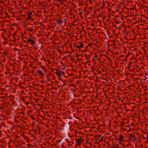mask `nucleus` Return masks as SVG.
<instances>
[{
  "mask_svg": "<svg viewBox=\"0 0 148 148\" xmlns=\"http://www.w3.org/2000/svg\"><path fill=\"white\" fill-rule=\"evenodd\" d=\"M136 140V139L134 137V138L133 139H130V140H132L133 141H134Z\"/></svg>",
  "mask_w": 148,
  "mask_h": 148,
  "instance_id": "nucleus-19",
  "label": "nucleus"
},
{
  "mask_svg": "<svg viewBox=\"0 0 148 148\" xmlns=\"http://www.w3.org/2000/svg\"><path fill=\"white\" fill-rule=\"evenodd\" d=\"M2 37L3 38V39L7 41V38L4 37L3 36V35H2Z\"/></svg>",
  "mask_w": 148,
  "mask_h": 148,
  "instance_id": "nucleus-20",
  "label": "nucleus"
},
{
  "mask_svg": "<svg viewBox=\"0 0 148 148\" xmlns=\"http://www.w3.org/2000/svg\"><path fill=\"white\" fill-rule=\"evenodd\" d=\"M130 145V143H128V144L127 145H125V146H127V147H128V146H129V145Z\"/></svg>",
  "mask_w": 148,
  "mask_h": 148,
  "instance_id": "nucleus-39",
  "label": "nucleus"
},
{
  "mask_svg": "<svg viewBox=\"0 0 148 148\" xmlns=\"http://www.w3.org/2000/svg\"><path fill=\"white\" fill-rule=\"evenodd\" d=\"M77 61H78V60H82V59H78V58H77Z\"/></svg>",
  "mask_w": 148,
  "mask_h": 148,
  "instance_id": "nucleus-37",
  "label": "nucleus"
},
{
  "mask_svg": "<svg viewBox=\"0 0 148 148\" xmlns=\"http://www.w3.org/2000/svg\"><path fill=\"white\" fill-rule=\"evenodd\" d=\"M77 48L78 49H79L80 48V45H77Z\"/></svg>",
  "mask_w": 148,
  "mask_h": 148,
  "instance_id": "nucleus-32",
  "label": "nucleus"
},
{
  "mask_svg": "<svg viewBox=\"0 0 148 148\" xmlns=\"http://www.w3.org/2000/svg\"><path fill=\"white\" fill-rule=\"evenodd\" d=\"M33 29L32 28H28L27 29V31H31L32 32H33Z\"/></svg>",
  "mask_w": 148,
  "mask_h": 148,
  "instance_id": "nucleus-8",
  "label": "nucleus"
},
{
  "mask_svg": "<svg viewBox=\"0 0 148 148\" xmlns=\"http://www.w3.org/2000/svg\"><path fill=\"white\" fill-rule=\"evenodd\" d=\"M63 82H64V83H63V85H60V87L62 86H63L64 85H66V84L64 82V81H63Z\"/></svg>",
  "mask_w": 148,
  "mask_h": 148,
  "instance_id": "nucleus-24",
  "label": "nucleus"
},
{
  "mask_svg": "<svg viewBox=\"0 0 148 148\" xmlns=\"http://www.w3.org/2000/svg\"><path fill=\"white\" fill-rule=\"evenodd\" d=\"M59 2H61L62 1H64V0H57Z\"/></svg>",
  "mask_w": 148,
  "mask_h": 148,
  "instance_id": "nucleus-43",
  "label": "nucleus"
},
{
  "mask_svg": "<svg viewBox=\"0 0 148 148\" xmlns=\"http://www.w3.org/2000/svg\"><path fill=\"white\" fill-rule=\"evenodd\" d=\"M121 129L123 130H126V129L123 128L121 127Z\"/></svg>",
  "mask_w": 148,
  "mask_h": 148,
  "instance_id": "nucleus-42",
  "label": "nucleus"
},
{
  "mask_svg": "<svg viewBox=\"0 0 148 148\" xmlns=\"http://www.w3.org/2000/svg\"><path fill=\"white\" fill-rule=\"evenodd\" d=\"M32 17H31V16H28V17L26 18V20H29L30 19V18H31V19H32Z\"/></svg>",
  "mask_w": 148,
  "mask_h": 148,
  "instance_id": "nucleus-13",
  "label": "nucleus"
},
{
  "mask_svg": "<svg viewBox=\"0 0 148 148\" xmlns=\"http://www.w3.org/2000/svg\"><path fill=\"white\" fill-rule=\"evenodd\" d=\"M16 34V32H15V33L14 34V35H13V37H14V35H15Z\"/></svg>",
  "mask_w": 148,
  "mask_h": 148,
  "instance_id": "nucleus-54",
  "label": "nucleus"
},
{
  "mask_svg": "<svg viewBox=\"0 0 148 148\" xmlns=\"http://www.w3.org/2000/svg\"><path fill=\"white\" fill-rule=\"evenodd\" d=\"M64 72L63 71L61 70L59 71V73H58V76L59 77H61L62 76V75H63V76L65 77L64 75Z\"/></svg>",
  "mask_w": 148,
  "mask_h": 148,
  "instance_id": "nucleus-2",
  "label": "nucleus"
},
{
  "mask_svg": "<svg viewBox=\"0 0 148 148\" xmlns=\"http://www.w3.org/2000/svg\"><path fill=\"white\" fill-rule=\"evenodd\" d=\"M115 22H116L117 24H119L121 23V22H119L117 20H116Z\"/></svg>",
  "mask_w": 148,
  "mask_h": 148,
  "instance_id": "nucleus-27",
  "label": "nucleus"
},
{
  "mask_svg": "<svg viewBox=\"0 0 148 148\" xmlns=\"http://www.w3.org/2000/svg\"><path fill=\"white\" fill-rule=\"evenodd\" d=\"M58 79L59 80H62V79L60 77Z\"/></svg>",
  "mask_w": 148,
  "mask_h": 148,
  "instance_id": "nucleus-47",
  "label": "nucleus"
},
{
  "mask_svg": "<svg viewBox=\"0 0 148 148\" xmlns=\"http://www.w3.org/2000/svg\"><path fill=\"white\" fill-rule=\"evenodd\" d=\"M16 23H14L10 25V26H11L12 25H13V26H16Z\"/></svg>",
  "mask_w": 148,
  "mask_h": 148,
  "instance_id": "nucleus-22",
  "label": "nucleus"
},
{
  "mask_svg": "<svg viewBox=\"0 0 148 148\" xmlns=\"http://www.w3.org/2000/svg\"><path fill=\"white\" fill-rule=\"evenodd\" d=\"M30 117L32 118L33 120L34 121L35 120V118L33 117L32 115H30Z\"/></svg>",
  "mask_w": 148,
  "mask_h": 148,
  "instance_id": "nucleus-21",
  "label": "nucleus"
},
{
  "mask_svg": "<svg viewBox=\"0 0 148 148\" xmlns=\"http://www.w3.org/2000/svg\"><path fill=\"white\" fill-rule=\"evenodd\" d=\"M135 6H136V5H134V6L133 7V8H134V10H136V9H135Z\"/></svg>",
  "mask_w": 148,
  "mask_h": 148,
  "instance_id": "nucleus-38",
  "label": "nucleus"
},
{
  "mask_svg": "<svg viewBox=\"0 0 148 148\" xmlns=\"http://www.w3.org/2000/svg\"><path fill=\"white\" fill-rule=\"evenodd\" d=\"M81 56L82 57H83L84 56V55H83V54H82L81 55Z\"/></svg>",
  "mask_w": 148,
  "mask_h": 148,
  "instance_id": "nucleus-64",
  "label": "nucleus"
},
{
  "mask_svg": "<svg viewBox=\"0 0 148 148\" xmlns=\"http://www.w3.org/2000/svg\"><path fill=\"white\" fill-rule=\"evenodd\" d=\"M91 55H92V54H88V55L85 54V57H86L87 58V59L88 60V59H89L91 57Z\"/></svg>",
  "mask_w": 148,
  "mask_h": 148,
  "instance_id": "nucleus-7",
  "label": "nucleus"
},
{
  "mask_svg": "<svg viewBox=\"0 0 148 148\" xmlns=\"http://www.w3.org/2000/svg\"><path fill=\"white\" fill-rule=\"evenodd\" d=\"M107 32V34H108V36L109 35H110V32L108 30H107L106 31Z\"/></svg>",
  "mask_w": 148,
  "mask_h": 148,
  "instance_id": "nucleus-18",
  "label": "nucleus"
},
{
  "mask_svg": "<svg viewBox=\"0 0 148 148\" xmlns=\"http://www.w3.org/2000/svg\"><path fill=\"white\" fill-rule=\"evenodd\" d=\"M60 63L62 64V66H63L64 65V63H62L61 61L60 62Z\"/></svg>",
  "mask_w": 148,
  "mask_h": 148,
  "instance_id": "nucleus-34",
  "label": "nucleus"
},
{
  "mask_svg": "<svg viewBox=\"0 0 148 148\" xmlns=\"http://www.w3.org/2000/svg\"><path fill=\"white\" fill-rule=\"evenodd\" d=\"M125 141H126V142H129V140H125Z\"/></svg>",
  "mask_w": 148,
  "mask_h": 148,
  "instance_id": "nucleus-53",
  "label": "nucleus"
},
{
  "mask_svg": "<svg viewBox=\"0 0 148 148\" xmlns=\"http://www.w3.org/2000/svg\"><path fill=\"white\" fill-rule=\"evenodd\" d=\"M3 43L4 44L6 45L7 44V41L5 40V42H3Z\"/></svg>",
  "mask_w": 148,
  "mask_h": 148,
  "instance_id": "nucleus-25",
  "label": "nucleus"
},
{
  "mask_svg": "<svg viewBox=\"0 0 148 148\" xmlns=\"http://www.w3.org/2000/svg\"><path fill=\"white\" fill-rule=\"evenodd\" d=\"M90 62V60H88L87 61H86V62L88 63Z\"/></svg>",
  "mask_w": 148,
  "mask_h": 148,
  "instance_id": "nucleus-40",
  "label": "nucleus"
},
{
  "mask_svg": "<svg viewBox=\"0 0 148 148\" xmlns=\"http://www.w3.org/2000/svg\"><path fill=\"white\" fill-rule=\"evenodd\" d=\"M87 63L86 62L84 63V64H85V67H86V64Z\"/></svg>",
  "mask_w": 148,
  "mask_h": 148,
  "instance_id": "nucleus-56",
  "label": "nucleus"
},
{
  "mask_svg": "<svg viewBox=\"0 0 148 148\" xmlns=\"http://www.w3.org/2000/svg\"><path fill=\"white\" fill-rule=\"evenodd\" d=\"M90 54H95V55H94V57L96 58H97L98 57V56H97V55L96 54V53H94L93 52H90Z\"/></svg>",
  "mask_w": 148,
  "mask_h": 148,
  "instance_id": "nucleus-9",
  "label": "nucleus"
},
{
  "mask_svg": "<svg viewBox=\"0 0 148 148\" xmlns=\"http://www.w3.org/2000/svg\"><path fill=\"white\" fill-rule=\"evenodd\" d=\"M14 49V50H15V49H16V50H18V49H17V48H15V49Z\"/></svg>",
  "mask_w": 148,
  "mask_h": 148,
  "instance_id": "nucleus-58",
  "label": "nucleus"
},
{
  "mask_svg": "<svg viewBox=\"0 0 148 148\" xmlns=\"http://www.w3.org/2000/svg\"><path fill=\"white\" fill-rule=\"evenodd\" d=\"M88 46H86L85 47V49H87L88 48Z\"/></svg>",
  "mask_w": 148,
  "mask_h": 148,
  "instance_id": "nucleus-52",
  "label": "nucleus"
},
{
  "mask_svg": "<svg viewBox=\"0 0 148 148\" xmlns=\"http://www.w3.org/2000/svg\"><path fill=\"white\" fill-rule=\"evenodd\" d=\"M3 30L5 32H6V31L4 29H3V30Z\"/></svg>",
  "mask_w": 148,
  "mask_h": 148,
  "instance_id": "nucleus-55",
  "label": "nucleus"
},
{
  "mask_svg": "<svg viewBox=\"0 0 148 148\" xmlns=\"http://www.w3.org/2000/svg\"><path fill=\"white\" fill-rule=\"evenodd\" d=\"M33 136V137H34V140H36V137H35L34 136Z\"/></svg>",
  "mask_w": 148,
  "mask_h": 148,
  "instance_id": "nucleus-45",
  "label": "nucleus"
},
{
  "mask_svg": "<svg viewBox=\"0 0 148 148\" xmlns=\"http://www.w3.org/2000/svg\"><path fill=\"white\" fill-rule=\"evenodd\" d=\"M91 25H92V26H94V24H93V23H92L91 24Z\"/></svg>",
  "mask_w": 148,
  "mask_h": 148,
  "instance_id": "nucleus-61",
  "label": "nucleus"
},
{
  "mask_svg": "<svg viewBox=\"0 0 148 148\" xmlns=\"http://www.w3.org/2000/svg\"><path fill=\"white\" fill-rule=\"evenodd\" d=\"M133 9L134 10V8H131L130 9V10H131Z\"/></svg>",
  "mask_w": 148,
  "mask_h": 148,
  "instance_id": "nucleus-46",
  "label": "nucleus"
},
{
  "mask_svg": "<svg viewBox=\"0 0 148 148\" xmlns=\"http://www.w3.org/2000/svg\"><path fill=\"white\" fill-rule=\"evenodd\" d=\"M54 70L56 71V73H55L58 76V73H59V71H56V70H55V69H54Z\"/></svg>",
  "mask_w": 148,
  "mask_h": 148,
  "instance_id": "nucleus-16",
  "label": "nucleus"
},
{
  "mask_svg": "<svg viewBox=\"0 0 148 148\" xmlns=\"http://www.w3.org/2000/svg\"><path fill=\"white\" fill-rule=\"evenodd\" d=\"M27 42H31V44L32 45H33V46H34V45H33L34 44H35V41H34L32 39H28L27 40Z\"/></svg>",
  "mask_w": 148,
  "mask_h": 148,
  "instance_id": "nucleus-3",
  "label": "nucleus"
},
{
  "mask_svg": "<svg viewBox=\"0 0 148 148\" xmlns=\"http://www.w3.org/2000/svg\"><path fill=\"white\" fill-rule=\"evenodd\" d=\"M86 52V50H84L82 51V53H84V52Z\"/></svg>",
  "mask_w": 148,
  "mask_h": 148,
  "instance_id": "nucleus-44",
  "label": "nucleus"
},
{
  "mask_svg": "<svg viewBox=\"0 0 148 148\" xmlns=\"http://www.w3.org/2000/svg\"><path fill=\"white\" fill-rule=\"evenodd\" d=\"M120 144H121V145H122L123 146H125V145L124 144H123V143H120Z\"/></svg>",
  "mask_w": 148,
  "mask_h": 148,
  "instance_id": "nucleus-31",
  "label": "nucleus"
},
{
  "mask_svg": "<svg viewBox=\"0 0 148 148\" xmlns=\"http://www.w3.org/2000/svg\"><path fill=\"white\" fill-rule=\"evenodd\" d=\"M6 70L7 71H10V69H9V68H7Z\"/></svg>",
  "mask_w": 148,
  "mask_h": 148,
  "instance_id": "nucleus-35",
  "label": "nucleus"
},
{
  "mask_svg": "<svg viewBox=\"0 0 148 148\" xmlns=\"http://www.w3.org/2000/svg\"><path fill=\"white\" fill-rule=\"evenodd\" d=\"M18 18V21H20L21 20V18Z\"/></svg>",
  "mask_w": 148,
  "mask_h": 148,
  "instance_id": "nucleus-50",
  "label": "nucleus"
},
{
  "mask_svg": "<svg viewBox=\"0 0 148 148\" xmlns=\"http://www.w3.org/2000/svg\"><path fill=\"white\" fill-rule=\"evenodd\" d=\"M84 45L82 43L80 45V47L81 48H82L84 47Z\"/></svg>",
  "mask_w": 148,
  "mask_h": 148,
  "instance_id": "nucleus-17",
  "label": "nucleus"
},
{
  "mask_svg": "<svg viewBox=\"0 0 148 148\" xmlns=\"http://www.w3.org/2000/svg\"><path fill=\"white\" fill-rule=\"evenodd\" d=\"M101 135H98L94 136V137L96 138L97 137H100L101 136Z\"/></svg>",
  "mask_w": 148,
  "mask_h": 148,
  "instance_id": "nucleus-14",
  "label": "nucleus"
},
{
  "mask_svg": "<svg viewBox=\"0 0 148 148\" xmlns=\"http://www.w3.org/2000/svg\"><path fill=\"white\" fill-rule=\"evenodd\" d=\"M82 12H80V13L79 14H79V15H81Z\"/></svg>",
  "mask_w": 148,
  "mask_h": 148,
  "instance_id": "nucleus-60",
  "label": "nucleus"
},
{
  "mask_svg": "<svg viewBox=\"0 0 148 148\" xmlns=\"http://www.w3.org/2000/svg\"><path fill=\"white\" fill-rule=\"evenodd\" d=\"M92 60H93V62H94V61L95 60V59H94V58H93V59H92Z\"/></svg>",
  "mask_w": 148,
  "mask_h": 148,
  "instance_id": "nucleus-51",
  "label": "nucleus"
},
{
  "mask_svg": "<svg viewBox=\"0 0 148 148\" xmlns=\"http://www.w3.org/2000/svg\"><path fill=\"white\" fill-rule=\"evenodd\" d=\"M25 137L26 138H27V139H29V138H28V137H27V136H25Z\"/></svg>",
  "mask_w": 148,
  "mask_h": 148,
  "instance_id": "nucleus-62",
  "label": "nucleus"
},
{
  "mask_svg": "<svg viewBox=\"0 0 148 148\" xmlns=\"http://www.w3.org/2000/svg\"><path fill=\"white\" fill-rule=\"evenodd\" d=\"M36 73H38L40 76L41 75L42 76H45V74L41 71L40 70H38V71H37Z\"/></svg>",
  "mask_w": 148,
  "mask_h": 148,
  "instance_id": "nucleus-5",
  "label": "nucleus"
},
{
  "mask_svg": "<svg viewBox=\"0 0 148 148\" xmlns=\"http://www.w3.org/2000/svg\"><path fill=\"white\" fill-rule=\"evenodd\" d=\"M56 20H57V23L59 25H61L63 23V21L61 19L57 20L56 19Z\"/></svg>",
  "mask_w": 148,
  "mask_h": 148,
  "instance_id": "nucleus-6",
  "label": "nucleus"
},
{
  "mask_svg": "<svg viewBox=\"0 0 148 148\" xmlns=\"http://www.w3.org/2000/svg\"><path fill=\"white\" fill-rule=\"evenodd\" d=\"M119 136H120L119 138V140L121 141V142H123L124 141H125V140H123V136L121 134H120L119 135Z\"/></svg>",
  "mask_w": 148,
  "mask_h": 148,
  "instance_id": "nucleus-4",
  "label": "nucleus"
},
{
  "mask_svg": "<svg viewBox=\"0 0 148 148\" xmlns=\"http://www.w3.org/2000/svg\"><path fill=\"white\" fill-rule=\"evenodd\" d=\"M26 75V73H23V76H25Z\"/></svg>",
  "mask_w": 148,
  "mask_h": 148,
  "instance_id": "nucleus-49",
  "label": "nucleus"
},
{
  "mask_svg": "<svg viewBox=\"0 0 148 148\" xmlns=\"http://www.w3.org/2000/svg\"><path fill=\"white\" fill-rule=\"evenodd\" d=\"M24 103L27 105H28L29 104V103L27 102H25Z\"/></svg>",
  "mask_w": 148,
  "mask_h": 148,
  "instance_id": "nucleus-29",
  "label": "nucleus"
},
{
  "mask_svg": "<svg viewBox=\"0 0 148 148\" xmlns=\"http://www.w3.org/2000/svg\"><path fill=\"white\" fill-rule=\"evenodd\" d=\"M84 139L82 138L80 136L79 138L77 140H76L75 141L77 142V144H75V146H79L83 142Z\"/></svg>",
  "mask_w": 148,
  "mask_h": 148,
  "instance_id": "nucleus-1",
  "label": "nucleus"
},
{
  "mask_svg": "<svg viewBox=\"0 0 148 148\" xmlns=\"http://www.w3.org/2000/svg\"><path fill=\"white\" fill-rule=\"evenodd\" d=\"M88 46H90V47H91V44L90 43H89L88 45Z\"/></svg>",
  "mask_w": 148,
  "mask_h": 148,
  "instance_id": "nucleus-30",
  "label": "nucleus"
},
{
  "mask_svg": "<svg viewBox=\"0 0 148 148\" xmlns=\"http://www.w3.org/2000/svg\"><path fill=\"white\" fill-rule=\"evenodd\" d=\"M91 29L90 28V27H88L87 28V29Z\"/></svg>",
  "mask_w": 148,
  "mask_h": 148,
  "instance_id": "nucleus-57",
  "label": "nucleus"
},
{
  "mask_svg": "<svg viewBox=\"0 0 148 148\" xmlns=\"http://www.w3.org/2000/svg\"><path fill=\"white\" fill-rule=\"evenodd\" d=\"M18 58L20 60H22V59H21L22 58L21 56H18Z\"/></svg>",
  "mask_w": 148,
  "mask_h": 148,
  "instance_id": "nucleus-28",
  "label": "nucleus"
},
{
  "mask_svg": "<svg viewBox=\"0 0 148 148\" xmlns=\"http://www.w3.org/2000/svg\"><path fill=\"white\" fill-rule=\"evenodd\" d=\"M2 54H4L5 56L7 54V52L5 51L2 53Z\"/></svg>",
  "mask_w": 148,
  "mask_h": 148,
  "instance_id": "nucleus-23",
  "label": "nucleus"
},
{
  "mask_svg": "<svg viewBox=\"0 0 148 148\" xmlns=\"http://www.w3.org/2000/svg\"><path fill=\"white\" fill-rule=\"evenodd\" d=\"M145 133L147 134V139L148 140V134L147 133Z\"/></svg>",
  "mask_w": 148,
  "mask_h": 148,
  "instance_id": "nucleus-36",
  "label": "nucleus"
},
{
  "mask_svg": "<svg viewBox=\"0 0 148 148\" xmlns=\"http://www.w3.org/2000/svg\"><path fill=\"white\" fill-rule=\"evenodd\" d=\"M32 13L31 11H29L27 13V14H28V16H31V15H32Z\"/></svg>",
  "mask_w": 148,
  "mask_h": 148,
  "instance_id": "nucleus-11",
  "label": "nucleus"
},
{
  "mask_svg": "<svg viewBox=\"0 0 148 148\" xmlns=\"http://www.w3.org/2000/svg\"><path fill=\"white\" fill-rule=\"evenodd\" d=\"M53 88V89H57L58 88H54V87H52L51 88Z\"/></svg>",
  "mask_w": 148,
  "mask_h": 148,
  "instance_id": "nucleus-41",
  "label": "nucleus"
},
{
  "mask_svg": "<svg viewBox=\"0 0 148 148\" xmlns=\"http://www.w3.org/2000/svg\"><path fill=\"white\" fill-rule=\"evenodd\" d=\"M41 68H42V70H44V71H47V70H46V69H45V68H44V67H45V66H41Z\"/></svg>",
  "mask_w": 148,
  "mask_h": 148,
  "instance_id": "nucleus-12",
  "label": "nucleus"
},
{
  "mask_svg": "<svg viewBox=\"0 0 148 148\" xmlns=\"http://www.w3.org/2000/svg\"><path fill=\"white\" fill-rule=\"evenodd\" d=\"M76 56L77 58H78L79 56H80V55H78L77 53H76Z\"/></svg>",
  "mask_w": 148,
  "mask_h": 148,
  "instance_id": "nucleus-33",
  "label": "nucleus"
},
{
  "mask_svg": "<svg viewBox=\"0 0 148 148\" xmlns=\"http://www.w3.org/2000/svg\"><path fill=\"white\" fill-rule=\"evenodd\" d=\"M21 37L23 38V35L22 34H21Z\"/></svg>",
  "mask_w": 148,
  "mask_h": 148,
  "instance_id": "nucleus-63",
  "label": "nucleus"
},
{
  "mask_svg": "<svg viewBox=\"0 0 148 148\" xmlns=\"http://www.w3.org/2000/svg\"><path fill=\"white\" fill-rule=\"evenodd\" d=\"M139 52V53H141V51H139V52Z\"/></svg>",
  "mask_w": 148,
  "mask_h": 148,
  "instance_id": "nucleus-59",
  "label": "nucleus"
},
{
  "mask_svg": "<svg viewBox=\"0 0 148 148\" xmlns=\"http://www.w3.org/2000/svg\"><path fill=\"white\" fill-rule=\"evenodd\" d=\"M130 138H132L133 137H134L135 135L134 134H130Z\"/></svg>",
  "mask_w": 148,
  "mask_h": 148,
  "instance_id": "nucleus-10",
  "label": "nucleus"
},
{
  "mask_svg": "<svg viewBox=\"0 0 148 148\" xmlns=\"http://www.w3.org/2000/svg\"><path fill=\"white\" fill-rule=\"evenodd\" d=\"M112 148H120L119 147L118 145L116 147L114 146L112 147Z\"/></svg>",
  "mask_w": 148,
  "mask_h": 148,
  "instance_id": "nucleus-15",
  "label": "nucleus"
},
{
  "mask_svg": "<svg viewBox=\"0 0 148 148\" xmlns=\"http://www.w3.org/2000/svg\"><path fill=\"white\" fill-rule=\"evenodd\" d=\"M124 124H125V123L123 122H122L121 123V125H124Z\"/></svg>",
  "mask_w": 148,
  "mask_h": 148,
  "instance_id": "nucleus-26",
  "label": "nucleus"
},
{
  "mask_svg": "<svg viewBox=\"0 0 148 148\" xmlns=\"http://www.w3.org/2000/svg\"><path fill=\"white\" fill-rule=\"evenodd\" d=\"M123 60L124 61H127V58H126L125 59Z\"/></svg>",
  "mask_w": 148,
  "mask_h": 148,
  "instance_id": "nucleus-48",
  "label": "nucleus"
}]
</instances>
